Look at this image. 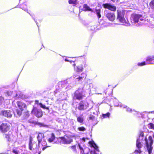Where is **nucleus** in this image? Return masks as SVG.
<instances>
[{
  "label": "nucleus",
  "mask_w": 154,
  "mask_h": 154,
  "mask_svg": "<svg viewBox=\"0 0 154 154\" xmlns=\"http://www.w3.org/2000/svg\"><path fill=\"white\" fill-rule=\"evenodd\" d=\"M117 19L119 20V22L122 23H124L125 21V19L124 17H117Z\"/></svg>",
  "instance_id": "b1692460"
},
{
  "label": "nucleus",
  "mask_w": 154,
  "mask_h": 154,
  "mask_svg": "<svg viewBox=\"0 0 154 154\" xmlns=\"http://www.w3.org/2000/svg\"><path fill=\"white\" fill-rule=\"evenodd\" d=\"M39 105H40V106L41 108H42L44 109H46L47 110H49V108L48 107H46V106H45V105L43 104L42 103H39Z\"/></svg>",
  "instance_id": "c85d7f7f"
},
{
  "label": "nucleus",
  "mask_w": 154,
  "mask_h": 154,
  "mask_svg": "<svg viewBox=\"0 0 154 154\" xmlns=\"http://www.w3.org/2000/svg\"><path fill=\"white\" fill-rule=\"evenodd\" d=\"M20 8L25 11H26L27 9L26 5L25 3H23L21 4L20 5Z\"/></svg>",
  "instance_id": "cd10ccee"
},
{
  "label": "nucleus",
  "mask_w": 154,
  "mask_h": 154,
  "mask_svg": "<svg viewBox=\"0 0 154 154\" xmlns=\"http://www.w3.org/2000/svg\"><path fill=\"white\" fill-rule=\"evenodd\" d=\"M79 131H83L85 130V128L84 127H79L78 128Z\"/></svg>",
  "instance_id": "2f4dec72"
},
{
  "label": "nucleus",
  "mask_w": 154,
  "mask_h": 154,
  "mask_svg": "<svg viewBox=\"0 0 154 154\" xmlns=\"http://www.w3.org/2000/svg\"><path fill=\"white\" fill-rule=\"evenodd\" d=\"M102 6L105 9H107L110 11H115L116 10V7L115 6L112 5L110 3L103 4Z\"/></svg>",
  "instance_id": "423d86ee"
},
{
  "label": "nucleus",
  "mask_w": 154,
  "mask_h": 154,
  "mask_svg": "<svg viewBox=\"0 0 154 154\" xmlns=\"http://www.w3.org/2000/svg\"><path fill=\"white\" fill-rule=\"evenodd\" d=\"M31 113L38 118L41 117L43 115L42 110L35 107H33L31 111Z\"/></svg>",
  "instance_id": "39448f33"
},
{
  "label": "nucleus",
  "mask_w": 154,
  "mask_h": 154,
  "mask_svg": "<svg viewBox=\"0 0 154 154\" xmlns=\"http://www.w3.org/2000/svg\"><path fill=\"white\" fill-rule=\"evenodd\" d=\"M1 113L3 116L7 118H11L12 115L11 111L10 110H2Z\"/></svg>",
  "instance_id": "9d476101"
},
{
  "label": "nucleus",
  "mask_w": 154,
  "mask_h": 154,
  "mask_svg": "<svg viewBox=\"0 0 154 154\" xmlns=\"http://www.w3.org/2000/svg\"><path fill=\"white\" fill-rule=\"evenodd\" d=\"M29 111H28V110H26V112L28 114L29 113Z\"/></svg>",
  "instance_id": "a18cd8bd"
},
{
  "label": "nucleus",
  "mask_w": 154,
  "mask_h": 154,
  "mask_svg": "<svg viewBox=\"0 0 154 154\" xmlns=\"http://www.w3.org/2000/svg\"><path fill=\"white\" fill-rule=\"evenodd\" d=\"M83 91H80L79 88L76 90L74 93V99L79 100H82L84 97H85V95L83 94Z\"/></svg>",
  "instance_id": "f03ea898"
},
{
  "label": "nucleus",
  "mask_w": 154,
  "mask_h": 154,
  "mask_svg": "<svg viewBox=\"0 0 154 154\" xmlns=\"http://www.w3.org/2000/svg\"><path fill=\"white\" fill-rule=\"evenodd\" d=\"M33 138L31 136H30L29 138V150H32V146L33 143H32Z\"/></svg>",
  "instance_id": "4468645a"
},
{
  "label": "nucleus",
  "mask_w": 154,
  "mask_h": 154,
  "mask_svg": "<svg viewBox=\"0 0 154 154\" xmlns=\"http://www.w3.org/2000/svg\"><path fill=\"white\" fill-rule=\"evenodd\" d=\"M144 136V133L143 132H141L140 134V136L143 137Z\"/></svg>",
  "instance_id": "58836bf2"
},
{
  "label": "nucleus",
  "mask_w": 154,
  "mask_h": 154,
  "mask_svg": "<svg viewBox=\"0 0 154 154\" xmlns=\"http://www.w3.org/2000/svg\"><path fill=\"white\" fill-rule=\"evenodd\" d=\"M79 148L80 150H81V152L82 153H83L84 152V150L83 149V148H82V147L81 146H80V144H79Z\"/></svg>",
  "instance_id": "f704fd0d"
},
{
  "label": "nucleus",
  "mask_w": 154,
  "mask_h": 154,
  "mask_svg": "<svg viewBox=\"0 0 154 154\" xmlns=\"http://www.w3.org/2000/svg\"><path fill=\"white\" fill-rule=\"evenodd\" d=\"M72 150L74 152L76 151V146L75 145L71 146L70 147Z\"/></svg>",
  "instance_id": "7c9ffc66"
},
{
  "label": "nucleus",
  "mask_w": 154,
  "mask_h": 154,
  "mask_svg": "<svg viewBox=\"0 0 154 154\" xmlns=\"http://www.w3.org/2000/svg\"><path fill=\"white\" fill-rule=\"evenodd\" d=\"M23 111V110H22L20 109L19 110L18 109H17L16 110V112L18 116H20L22 114V111Z\"/></svg>",
  "instance_id": "bb28decb"
},
{
  "label": "nucleus",
  "mask_w": 154,
  "mask_h": 154,
  "mask_svg": "<svg viewBox=\"0 0 154 154\" xmlns=\"http://www.w3.org/2000/svg\"><path fill=\"white\" fill-rule=\"evenodd\" d=\"M113 2H115L116 0H111Z\"/></svg>",
  "instance_id": "49530a36"
},
{
  "label": "nucleus",
  "mask_w": 154,
  "mask_h": 154,
  "mask_svg": "<svg viewBox=\"0 0 154 154\" xmlns=\"http://www.w3.org/2000/svg\"><path fill=\"white\" fill-rule=\"evenodd\" d=\"M110 113L109 112H107L106 114H103L102 116L103 118H105L106 117L109 118L110 116Z\"/></svg>",
  "instance_id": "473e14b6"
},
{
  "label": "nucleus",
  "mask_w": 154,
  "mask_h": 154,
  "mask_svg": "<svg viewBox=\"0 0 154 154\" xmlns=\"http://www.w3.org/2000/svg\"><path fill=\"white\" fill-rule=\"evenodd\" d=\"M89 143L91 145V146L93 147L96 151H99L98 146L94 141H89Z\"/></svg>",
  "instance_id": "a211bd4d"
},
{
  "label": "nucleus",
  "mask_w": 154,
  "mask_h": 154,
  "mask_svg": "<svg viewBox=\"0 0 154 154\" xmlns=\"http://www.w3.org/2000/svg\"><path fill=\"white\" fill-rule=\"evenodd\" d=\"M44 137V134L41 133H38V136L37 137L38 140V143L39 144L42 141V140Z\"/></svg>",
  "instance_id": "ddd939ff"
},
{
  "label": "nucleus",
  "mask_w": 154,
  "mask_h": 154,
  "mask_svg": "<svg viewBox=\"0 0 154 154\" xmlns=\"http://www.w3.org/2000/svg\"><path fill=\"white\" fill-rule=\"evenodd\" d=\"M12 152L15 154H18V151L15 149H13V150Z\"/></svg>",
  "instance_id": "4c0bfd02"
},
{
  "label": "nucleus",
  "mask_w": 154,
  "mask_h": 154,
  "mask_svg": "<svg viewBox=\"0 0 154 154\" xmlns=\"http://www.w3.org/2000/svg\"><path fill=\"white\" fill-rule=\"evenodd\" d=\"M88 139L87 138H85V137H83L82 138V140L84 142H85L86 140V139Z\"/></svg>",
  "instance_id": "a19ab883"
},
{
  "label": "nucleus",
  "mask_w": 154,
  "mask_h": 154,
  "mask_svg": "<svg viewBox=\"0 0 154 154\" xmlns=\"http://www.w3.org/2000/svg\"><path fill=\"white\" fill-rule=\"evenodd\" d=\"M12 134V132L11 133L9 132L8 134H5V138L8 141L10 142L12 140L11 138V135Z\"/></svg>",
  "instance_id": "2eb2a0df"
},
{
  "label": "nucleus",
  "mask_w": 154,
  "mask_h": 154,
  "mask_svg": "<svg viewBox=\"0 0 154 154\" xmlns=\"http://www.w3.org/2000/svg\"><path fill=\"white\" fill-rule=\"evenodd\" d=\"M84 154H88V153Z\"/></svg>",
  "instance_id": "3c124183"
},
{
  "label": "nucleus",
  "mask_w": 154,
  "mask_h": 154,
  "mask_svg": "<svg viewBox=\"0 0 154 154\" xmlns=\"http://www.w3.org/2000/svg\"><path fill=\"white\" fill-rule=\"evenodd\" d=\"M85 59L84 57H79L77 60H75L77 62L76 63L77 64V71L79 72H81L83 71V65L85 63Z\"/></svg>",
  "instance_id": "f257e3e1"
},
{
  "label": "nucleus",
  "mask_w": 154,
  "mask_h": 154,
  "mask_svg": "<svg viewBox=\"0 0 154 154\" xmlns=\"http://www.w3.org/2000/svg\"><path fill=\"white\" fill-rule=\"evenodd\" d=\"M101 11V10L100 8L98 9H95V12L98 19L100 18L101 17V15L100 13Z\"/></svg>",
  "instance_id": "4be33fe9"
},
{
  "label": "nucleus",
  "mask_w": 154,
  "mask_h": 154,
  "mask_svg": "<svg viewBox=\"0 0 154 154\" xmlns=\"http://www.w3.org/2000/svg\"><path fill=\"white\" fill-rule=\"evenodd\" d=\"M57 92H56V91H54V93L55 94H57Z\"/></svg>",
  "instance_id": "de8ad7c7"
},
{
  "label": "nucleus",
  "mask_w": 154,
  "mask_h": 154,
  "mask_svg": "<svg viewBox=\"0 0 154 154\" xmlns=\"http://www.w3.org/2000/svg\"><path fill=\"white\" fill-rule=\"evenodd\" d=\"M148 126L149 129L154 130V124L152 123H150L148 125Z\"/></svg>",
  "instance_id": "a878e982"
},
{
  "label": "nucleus",
  "mask_w": 154,
  "mask_h": 154,
  "mask_svg": "<svg viewBox=\"0 0 154 154\" xmlns=\"http://www.w3.org/2000/svg\"><path fill=\"white\" fill-rule=\"evenodd\" d=\"M126 110L127 112H132V110L131 109L128 107L126 108Z\"/></svg>",
  "instance_id": "c9c22d12"
},
{
  "label": "nucleus",
  "mask_w": 154,
  "mask_h": 154,
  "mask_svg": "<svg viewBox=\"0 0 154 154\" xmlns=\"http://www.w3.org/2000/svg\"><path fill=\"white\" fill-rule=\"evenodd\" d=\"M149 5L151 8L154 9V0H152L149 3Z\"/></svg>",
  "instance_id": "c756f323"
},
{
  "label": "nucleus",
  "mask_w": 154,
  "mask_h": 154,
  "mask_svg": "<svg viewBox=\"0 0 154 154\" xmlns=\"http://www.w3.org/2000/svg\"><path fill=\"white\" fill-rule=\"evenodd\" d=\"M48 146H45V147H44L42 148V149L43 151H44V150H45V149H46L47 147H48Z\"/></svg>",
  "instance_id": "37998d69"
},
{
  "label": "nucleus",
  "mask_w": 154,
  "mask_h": 154,
  "mask_svg": "<svg viewBox=\"0 0 154 154\" xmlns=\"http://www.w3.org/2000/svg\"><path fill=\"white\" fill-rule=\"evenodd\" d=\"M147 63H146L145 61L141 63H138L137 65L139 66H142L147 64Z\"/></svg>",
  "instance_id": "72a5a7b5"
},
{
  "label": "nucleus",
  "mask_w": 154,
  "mask_h": 154,
  "mask_svg": "<svg viewBox=\"0 0 154 154\" xmlns=\"http://www.w3.org/2000/svg\"><path fill=\"white\" fill-rule=\"evenodd\" d=\"M77 0H69L68 2L69 4L76 5Z\"/></svg>",
  "instance_id": "393cba45"
},
{
  "label": "nucleus",
  "mask_w": 154,
  "mask_h": 154,
  "mask_svg": "<svg viewBox=\"0 0 154 154\" xmlns=\"http://www.w3.org/2000/svg\"><path fill=\"white\" fill-rule=\"evenodd\" d=\"M55 137L54 133H51L50 134V137L48 139V141L50 143L54 141L55 139Z\"/></svg>",
  "instance_id": "6ab92c4d"
},
{
  "label": "nucleus",
  "mask_w": 154,
  "mask_h": 154,
  "mask_svg": "<svg viewBox=\"0 0 154 154\" xmlns=\"http://www.w3.org/2000/svg\"><path fill=\"white\" fill-rule=\"evenodd\" d=\"M40 153H41V152H39L38 153V154H40Z\"/></svg>",
  "instance_id": "8fccbe9b"
},
{
  "label": "nucleus",
  "mask_w": 154,
  "mask_h": 154,
  "mask_svg": "<svg viewBox=\"0 0 154 154\" xmlns=\"http://www.w3.org/2000/svg\"><path fill=\"white\" fill-rule=\"evenodd\" d=\"M95 154H96V153H95Z\"/></svg>",
  "instance_id": "603ef678"
},
{
  "label": "nucleus",
  "mask_w": 154,
  "mask_h": 154,
  "mask_svg": "<svg viewBox=\"0 0 154 154\" xmlns=\"http://www.w3.org/2000/svg\"><path fill=\"white\" fill-rule=\"evenodd\" d=\"M83 8L84 9V10L85 11H89L91 12H93V10L90 8L89 6L88 5L86 4H84L83 5Z\"/></svg>",
  "instance_id": "aec40b11"
},
{
  "label": "nucleus",
  "mask_w": 154,
  "mask_h": 154,
  "mask_svg": "<svg viewBox=\"0 0 154 154\" xmlns=\"http://www.w3.org/2000/svg\"><path fill=\"white\" fill-rule=\"evenodd\" d=\"M38 124L39 125H40L41 126H44L43 125V124L40 123H38Z\"/></svg>",
  "instance_id": "79ce46f5"
},
{
  "label": "nucleus",
  "mask_w": 154,
  "mask_h": 154,
  "mask_svg": "<svg viewBox=\"0 0 154 154\" xmlns=\"http://www.w3.org/2000/svg\"><path fill=\"white\" fill-rule=\"evenodd\" d=\"M81 75V76H79V77L76 79V80H77L78 82L82 81L83 78L85 79L86 77V74L84 72L82 73Z\"/></svg>",
  "instance_id": "dca6fc26"
},
{
  "label": "nucleus",
  "mask_w": 154,
  "mask_h": 154,
  "mask_svg": "<svg viewBox=\"0 0 154 154\" xmlns=\"http://www.w3.org/2000/svg\"><path fill=\"white\" fill-rule=\"evenodd\" d=\"M146 61L147 64H152L151 62L154 61V56H150L148 57L146 59Z\"/></svg>",
  "instance_id": "f3484780"
},
{
  "label": "nucleus",
  "mask_w": 154,
  "mask_h": 154,
  "mask_svg": "<svg viewBox=\"0 0 154 154\" xmlns=\"http://www.w3.org/2000/svg\"><path fill=\"white\" fill-rule=\"evenodd\" d=\"M84 102L83 101H82L79 103L78 109L80 110H84Z\"/></svg>",
  "instance_id": "412c9836"
},
{
  "label": "nucleus",
  "mask_w": 154,
  "mask_h": 154,
  "mask_svg": "<svg viewBox=\"0 0 154 154\" xmlns=\"http://www.w3.org/2000/svg\"><path fill=\"white\" fill-rule=\"evenodd\" d=\"M10 126L6 123H3L0 125V131L2 133H5L10 130Z\"/></svg>",
  "instance_id": "20e7f679"
},
{
  "label": "nucleus",
  "mask_w": 154,
  "mask_h": 154,
  "mask_svg": "<svg viewBox=\"0 0 154 154\" xmlns=\"http://www.w3.org/2000/svg\"><path fill=\"white\" fill-rule=\"evenodd\" d=\"M77 120L79 122L83 124L84 121V119L82 116H78L77 117Z\"/></svg>",
  "instance_id": "5701e85b"
},
{
  "label": "nucleus",
  "mask_w": 154,
  "mask_h": 154,
  "mask_svg": "<svg viewBox=\"0 0 154 154\" xmlns=\"http://www.w3.org/2000/svg\"><path fill=\"white\" fill-rule=\"evenodd\" d=\"M95 118V116H92L89 117V119L90 120H94Z\"/></svg>",
  "instance_id": "e433bc0d"
},
{
  "label": "nucleus",
  "mask_w": 154,
  "mask_h": 154,
  "mask_svg": "<svg viewBox=\"0 0 154 154\" xmlns=\"http://www.w3.org/2000/svg\"><path fill=\"white\" fill-rule=\"evenodd\" d=\"M4 98L2 96H0V102L4 100Z\"/></svg>",
  "instance_id": "ea45409f"
},
{
  "label": "nucleus",
  "mask_w": 154,
  "mask_h": 154,
  "mask_svg": "<svg viewBox=\"0 0 154 154\" xmlns=\"http://www.w3.org/2000/svg\"><path fill=\"white\" fill-rule=\"evenodd\" d=\"M142 17V15L139 14H135L131 16V21L134 23H138L139 19Z\"/></svg>",
  "instance_id": "6e6552de"
},
{
  "label": "nucleus",
  "mask_w": 154,
  "mask_h": 154,
  "mask_svg": "<svg viewBox=\"0 0 154 154\" xmlns=\"http://www.w3.org/2000/svg\"><path fill=\"white\" fill-rule=\"evenodd\" d=\"M73 65L74 66H75L76 65V64H75V63H74L73 64Z\"/></svg>",
  "instance_id": "09e8293b"
},
{
  "label": "nucleus",
  "mask_w": 154,
  "mask_h": 154,
  "mask_svg": "<svg viewBox=\"0 0 154 154\" xmlns=\"http://www.w3.org/2000/svg\"><path fill=\"white\" fill-rule=\"evenodd\" d=\"M17 104L18 108L20 110H24L27 108L26 104L21 101H17L16 102Z\"/></svg>",
  "instance_id": "1a4fd4ad"
},
{
  "label": "nucleus",
  "mask_w": 154,
  "mask_h": 154,
  "mask_svg": "<svg viewBox=\"0 0 154 154\" xmlns=\"http://www.w3.org/2000/svg\"><path fill=\"white\" fill-rule=\"evenodd\" d=\"M125 14V11L123 10H117V17H124Z\"/></svg>",
  "instance_id": "f8f14e48"
},
{
  "label": "nucleus",
  "mask_w": 154,
  "mask_h": 154,
  "mask_svg": "<svg viewBox=\"0 0 154 154\" xmlns=\"http://www.w3.org/2000/svg\"><path fill=\"white\" fill-rule=\"evenodd\" d=\"M143 143L140 140L138 139L136 141V146L138 149H136L134 152L136 154H140L142 151H141V149L143 147Z\"/></svg>",
  "instance_id": "7ed1b4c3"
},
{
  "label": "nucleus",
  "mask_w": 154,
  "mask_h": 154,
  "mask_svg": "<svg viewBox=\"0 0 154 154\" xmlns=\"http://www.w3.org/2000/svg\"><path fill=\"white\" fill-rule=\"evenodd\" d=\"M59 138L62 140V143L63 144H69L73 141V140L72 139H69V140H67L64 137H61Z\"/></svg>",
  "instance_id": "9b49d317"
},
{
  "label": "nucleus",
  "mask_w": 154,
  "mask_h": 154,
  "mask_svg": "<svg viewBox=\"0 0 154 154\" xmlns=\"http://www.w3.org/2000/svg\"><path fill=\"white\" fill-rule=\"evenodd\" d=\"M65 61H69V60H67V59H65Z\"/></svg>",
  "instance_id": "c03bdc74"
},
{
  "label": "nucleus",
  "mask_w": 154,
  "mask_h": 154,
  "mask_svg": "<svg viewBox=\"0 0 154 154\" xmlns=\"http://www.w3.org/2000/svg\"><path fill=\"white\" fill-rule=\"evenodd\" d=\"M105 17L110 21H114L116 19V15L113 12H109L106 14Z\"/></svg>",
  "instance_id": "0eeeda50"
}]
</instances>
